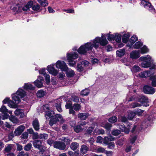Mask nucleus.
<instances>
[{
  "instance_id": "nucleus-39",
  "label": "nucleus",
  "mask_w": 156,
  "mask_h": 156,
  "mask_svg": "<svg viewBox=\"0 0 156 156\" xmlns=\"http://www.w3.org/2000/svg\"><path fill=\"white\" fill-rule=\"evenodd\" d=\"M9 119L14 123H16L19 122L18 119L14 116H11L9 117Z\"/></svg>"
},
{
  "instance_id": "nucleus-63",
  "label": "nucleus",
  "mask_w": 156,
  "mask_h": 156,
  "mask_svg": "<svg viewBox=\"0 0 156 156\" xmlns=\"http://www.w3.org/2000/svg\"><path fill=\"white\" fill-rule=\"evenodd\" d=\"M44 76L46 82L48 84L50 82V76L49 75L47 74H45Z\"/></svg>"
},
{
  "instance_id": "nucleus-8",
  "label": "nucleus",
  "mask_w": 156,
  "mask_h": 156,
  "mask_svg": "<svg viewBox=\"0 0 156 156\" xmlns=\"http://www.w3.org/2000/svg\"><path fill=\"white\" fill-rule=\"evenodd\" d=\"M56 67L62 71H66L68 69L66 63L63 61L58 60L56 63Z\"/></svg>"
},
{
  "instance_id": "nucleus-37",
  "label": "nucleus",
  "mask_w": 156,
  "mask_h": 156,
  "mask_svg": "<svg viewBox=\"0 0 156 156\" xmlns=\"http://www.w3.org/2000/svg\"><path fill=\"white\" fill-rule=\"evenodd\" d=\"M149 50L146 46H143L140 49V53L142 54H144L148 52Z\"/></svg>"
},
{
  "instance_id": "nucleus-25",
  "label": "nucleus",
  "mask_w": 156,
  "mask_h": 156,
  "mask_svg": "<svg viewBox=\"0 0 156 156\" xmlns=\"http://www.w3.org/2000/svg\"><path fill=\"white\" fill-rule=\"evenodd\" d=\"M117 55L119 57H121L123 56L125 53V49H120L116 51Z\"/></svg>"
},
{
  "instance_id": "nucleus-59",
  "label": "nucleus",
  "mask_w": 156,
  "mask_h": 156,
  "mask_svg": "<svg viewBox=\"0 0 156 156\" xmlns=\"http://www.w3.org/2000/svg\"><path fill=\"white\" fill-rule=\"evenodd\" d=\"M72 100L76 102H78L79 101V98L77 96L75 95L72 96Z\"/></svg>"
},
{
  "instance_id": "nucleus-19",
  "label": "nucleus",
  "mask_w": 156,
  "mask_h": 156,
  "mask_svg": "<svg viewBox=\"0 0 156 156\" xmlns=\"http://www.w3.org/2000/svg\"><path fill=\"white\" fill-rule=\"evenodd\" d=\"M43 80L42 77L39 76L37 80L34 82L35 85L38 88L41 87L43 86L42 81Z\"/></svg>"
},
{
  "instance_id": "nucleus-32",
  "label": "nucleus",
  "mask_w": 156,
  "mask_h": 156,
  "mask_svg": "<svg viewBox=\"0 0 156 156\" xmlns=\"http://www.w3.org/2000/svg\"><path fill=\"white\" fill-rule=\"evenodd\" d=\"M78 147V143L76 142L72 143L70 146V148L73 151L76 150Z\"/></svg>"
},
{
  "instance_id": "nucleus-3",
  "label": "nucleus",
  "mask_w": 156,
  "mask_h": 156,
  "mask_svg": "<svg viewBox=\"0 0 156 156\" xmlns=\"http://www.w3.org/2000/svg\"><path fill=\"white\" fill-rule=\"evenodd\" d=\"M78 57V55L76 52H72L70 53H67V59L68 61L69 65L73 67H75L76 62L73 60L76 59Z\"/></svg>"
},
{
  "instance_id": "nucleus-15",
  "label": "nucleus",
  "mask_w": 156,
  "mask_h": 156,
  "mask_svg": "<svg viewBox=\"0 0 156 156\" xmlns=\"http://www.w3.org/2000/svg\"><path fill=\"white\" fill-rule=\"evenodd\" d=\"M131 125L130 123L128 125L127 127H125L123 124L119 125V128L122 131L124 132L126 134H128L129 132L130 129V126Z\"/></svg>"
},
{
  "instance_id": "nucleus-56",
  "label": "nucleus",
  "mask_w": 156,
  "mask_h": 156,
  "mask_svg": "<svg viewBox=\"0 0 156 156\" xmlns=\"http://www.w3.org/2000/svg\"><path fill=\"white\" fill-rule=\"evenodd\" d=\"M124 142L123 139H121L116 142V144L117 145L121 146L123 144V142Z\"/></svg>"
},
{
  "instance_id": "nucleus-35",
  "label": "nucleus",
  "mask_w": 156,
  "mask_h": 156,
  "mask_svg": "<svg viewBox=\"0 0 156 156\" xmlns=\"http://www.w3.org/2000/svg\"><path fill=\"white\" fill-rule=\"evenodd\" d=\"M131 70L133 73H136L140 71V69L139 66L135 65L131 69Z\"/></svg>"
},
{
  "instance_id": "nucleus-31",
  "label": "nucleus",
  "mask_w": 156,
  "mask_h": 156,
  "mask_svg": "<svg viewBox=\"0 0 156 156\" xmlns=\"http://www.w3.org/2000/svg\"><path fill=\"white\" fill-rule=\"evenodd\" d=\"M37 2L42 6L45 7L47 6L48 4L47 0H37Z\"/></svg>"
},
{
  "instance_id": "nucleus-48",
  "label": "nucleus",
  "mask_w": 156,
  "mask_h": 156,
  "mask_svg": "<svg viewBox=\"0 0 156 156\" xmlns=\"http://www.w3.org/2000/svg\"><path fill=\"white\" fill-rule=\"evenodd\" d=\"M89 92V90L88 89H86L83 90L81 93V94L83 96L87 95Z\"/></svg>"
},
{
  "instance_id": "nucleus-54",
  "label": "nucleus",
  "mask_w": 156,
  "mask_h": 156,
  "mask_svg": "<svg viewBox=\"0 0 156 156\" xmlns=\"http://www.w3.org/2000/svg\"><path fill=\"white\" fill-rule=\"evenodd\" d=\"M12 144L8 145L5 148V151L6 152H9L12 149Z\"/></svg>"
},
{
  "instance_id": "nucleus-14",
  "label": "nucleus",
  "mask_w": 156,
  "mask_h": 156,
  "mask_svg": "<svg viewBox=\"0 0 156 156\" xmlns=\"http://www.w3.org/2000/svg\"><path fill=\"white\" fill-rule=\"evenodd\" d=\"M143 91L146 94H153L155 92L154 88L148 86H145L144 87Z\"/></svg>"
},
{
  "instance_id": "nucleus-9",
  "label": "nucleus",
  "mask_w": 156,
  "mask_h": 156,
  "mask_svg": "<svg viewBox=\"0 0 156 156\" xmlns=\"http://www.w3.org/2000/svg\"><path fill=\"white\" fill-rule=\"evenodd\" d=\"M33 4V2L30 1L29 2L27 3L24 6L20 5L19 6V10L21 11L22 10L24 11H26L31 7Z\"/></svg>"
},
{
  "instance_id": "nucleus-1",
  "label": "nucleus",
  "mask_w": 156,
  "mask_h": 156,
  "mask_svg": "<svg viewBox=\"0 0 156 156\" xmlns=\"http://www.w3.org/2000/svg\"><path fill=\"white\" fill-rule=\"evenodd\" d=\"M105 36L109 41L112 42L115 40V34H108L105 35L102 34L101 37H97L94 40L92 44L91 42H89L81 46L78 49V52L80 54H85L88 51H91L93 47L97 49L99 46V44L102 46H105L108 43Z\"/></svg>"
},
{
  "instance_id": "nucleus-6",
  "label": "nucleus",
  "mask_w": 156,
  "mask_h": 156,
  "mask_svg": "<svg viewBox=\"0 0 156 156\" xmlns=\"http://www.w3.org/2000/svg\"><path fill=\"white\" fill-rule=\"evenodd\" d=\"M87 122L83 121L79 123V125L74 127V131L76 133H79L86 129L87 128L84 127Z\"/></svg>"
},
{
  "instance_id": "nucleus-47",
  "label": "nucleus",
  "mask_w": 156,
  "mask_h": 156,
  "mask_svg": "<svg viewBox=\"0 0 156 156\" xmlns=\"http://www.w3.org/2000/svg\"><path fill=\"white\" fill-rule=\"evenodd\" d=\"M32 146L31 144V143H29L25 146L24 149L27 151H28L31 149Z\"/></svg>"
},
{
  "instance_id": "nucleus-43",
  "label": "nucleus",
  "mask_w": 156,
  "mask_h": 156,
  "mask_svg": "<svg viewBox=\"0 0 156 156\" xmlns=\"http://www.w3.org/2000/svg\"><path fill=\"white\" fill-rule=\"evenodd\" d=\"M48 135L45 133L41 134L39 135V139L42 140H45L48 138Z\"/></svg>"
},
{
  "instance_id": "nucleus-58",
  "label": "nucleus",
  "mask_w": 156,
  "mask_h": 156,
  "mask_svg": "<svg viewBox=\"0 0 156 156\" xmlns=\"http://www.w3.org/2000/svg\"><path fill=\"white\" fill-rule=\"evenodd\" d=\"M32 9L34 10L38 11L40 9V6L39 4H37L33 6Z\"/></svg>"
},
{
  "instance_id": "nucleus-18",
  "label": "nucleus",
  "mask_w": 156,
  "mask_h": 156,
  "mask_svg": "<svg viewBox=\"0 0 156 156\" xmlns=\"http://www.w3.org/2000/svg\"><path fill=\"white\" fill-rule=\"evenodd\" d=\"M114 140L115 137L112 136H106L103 138V143L107 145L108 144L109 142L114 141Z\"/></svg>"
},
{
  "instance_id": "nucleus-64",
  "label": "nucleus",
  "mask_w": 156,
  "mask_h": 156,
  "mask_svg": "<svg viewBox=\"0 0 156 156\" xmlns=\"http://www.w3.org/2000/svg\"><path fill=\"white\" fill-rule=\"evenodd\" d=\"M28 154L27 153H25L23 151H21L19 153L18 156H28Z\"/></svg>"
},
{
  "instance_id": "nucleus-21",
  "label": "nucleus",
  "mask_w": 156,
  "mask_h": 156,
  "mask_svg": "<svg viewBox=\"0 0 156 156\" xmlns=\"http://www.w3.org/2000/svg\"><path fill=\"white\" fill-rule=\"evenodd\" d=\"M32 125L34 129L36 131H38L40 129L39 123L37 119H35L32 122Z\"/></svg>"
},
{
  "instance_id": "nucleus-7",
  "label": "nucleus",
  "mask_w": 156,
  "mask_h": 156,
  "mask_svg": "<svg viewBox=\"0 0 156 156\" xmlns=\"http://www.w3.org/2000/svg\"><path fill=\"white\" fill-rule=\"evenodd\" d=\"M140 4L141 5L143 6L145 8L148 9L149 10L153 13H155V9L150 3L144 0H142Z\"/></svg>"
},
{
  "instance_id": "nucleus-50",
  "label": "nucleus",
  "mask_w": 156,
  "mask_h": 156,
  "mask_svg": "<svg viewBox=\"0 0 156 156\" xmlns=\"http://www.w3.org/2000/svg\"><path fill=\"white\" fill-rule=\"evenodd\" d=\"M118 120L122 122H126L127 121L126 117L123 116H118Z\"/></svg>"
},
{
  "instance_id": "nucleus-42",
  "label": "nucleus",
  "mask_w": 156,
  "mask_h": 156,
  "mask_svg": "<svg viewBox=\"0 0 156 156\" xmlns=\"http://www.w3.org/2000/svg\"><path fill=\"white\" fill-rule=\"evenodd\" d=\"M62 140L64 141L66 145L69 144L72 140L68 137H62Z\"/></svg>"
},
{
  "instance_id": "nucleus-16",
  "label": "nucleus",
  "mask_w": 156,
  "mask_h": 156,
  "mask_svg": "<svg viewBox=\"0 0 156 156\" xmlns=\"http://www.w3.org/2000/svg\"><path fill=\"white\" fill-rule=\"evenodd\" d=\"M33 145L34 147L39 149H42L43 146L41 140H36L33 141Z\"/></svg>"
},
{
  "instance_id": "nucleus-26",
  "label": "nucleus",
  "mask_w": 156,
  "mask_h": 156,
  "mask_svg": "<svg viewBox=\"0 0 156 156\" xmlns=\"http://www.w3.org/2000/svg\"><path fill=\"white\" fill-rule=\"evenodd\" d=\"M66 72V74L67 76L68 77H71L74 76L75 73L74 71L71 69L68 68L67 71H65Z\"/></svg>"
},
{
  "instance_id": "nucleus-2",
  "label": "nucleus",
  "mask_w": 156,
  "mask_h": 156,
  "mask_svg": "<svg viewBox=\"0 0 156 156\" xmlns=\"http://www.w3.org/2000/svg\"><path fill=\"white\" fill-rule=\"evenodd\" d=\"M26 95L25 92L22 89L19 88L16 94L12 95V101L16 104H18L20 101V98L24 97Z\"/></svg>"
},
{
  "instance_id": "nucleus-51",
  "label": "nucleus",
  "mask_w": 156,
  "mask_h": 156,
  "mask_svg": "<svg viewBox=\"0 0 156 156\" xmlns=\"http://www.w3.org/2000/svg\"><path fill=\"white\" fill-rule=\"evenodd\" d=\"M0 111L2 113H8V110L5 106L3 105L0 108Z\"/></svg>"
},
{
  "instance_id": "nucleus-33",
  "label": "nucleus",
  "mask_w": 156,
  "mask_h": 156,
  "mask_svg": "<svg viewBox=\"0 0 156 156\" xmlns=\"http://www.w3.org/2000/svg\"><path fill=\"white\" fill-rule=\"evenodd\" d=\"M130 37V35L129 33H127L123 35L122 40L123 43H126L128 41V40Z\"/></svg>"
},
{
  "instance_id": "nucleus-53",
  "label": "nucleus",
  "mask_w": 156,
  "mask_h": 156,
  "mask_svg": "<svg viewBox=\"0 0 156 156\" xmlns=\"http://www.w3.org/2000/svg\"><path fill=\"white\" fill-rule=\"evenodd\" d=\"M55 106L57 110L59 112H61L62 111V109L61 108V105L60 102L57 103L56 104Z\"/></svg>"
},
{
  "instance_id": "nucleus-5",
  "label": "nucleus",
  "mask_w": 156,
  "mask_h": 156,
  "mask_svg": "<svg viewBox=\"0 0 156 156\" xmlns=\"http://www.w3.org/2000/svg\"><path fill=\"white\" fill-rule=\"evenodd\" d=\"M138 101L141 103L140 104L137 102L133 103L131 105V107L134 108L136 107H140L143 105L144 103H147L149 102L147 98L144 96H140L138 99Z\"/></svg>"
},
{
  "instance_id": "nucleus-44",
  "label": "nucleus",
  "mask_w": 156,
  "mask_h": 156,
  "mask_svg": "<svg viewBox=\"0 0 156 156\" xmlns=\"http://www.w3.org/2000/svg\"><path fill=\"white\" fill-rule=\"evenodd\" d=\"M108 121L111 123H114L117 121V118L116 116H113L110 118L108 119Z\"/></svg>"
},
{
  "instance_id": "nucleus-61",
  "label": "nucleus",
  "mask_w": 156,
  "mask_h": 156,
  "mask_svg": "<svg viewBox=\"0 0 156 156\" xmlns=\"http://www.w3.org/2000/svg\"><path fill=\"white\" fill-rule=\"evenodd\" d=\"M105 149L102 147H99L97 149V152L103 153L105 152Z\"/></svg>"
},
{
  "instance_id": "nucleus-13",
  "label": "nucleus",
  "mask_w": 156,
  "mask_h": 156,
  "mask_svg": "<svg viewBox=\"0 0 156 156\" xmlns=\"http://www.w3.org/2000/svg\"><path fill=\"white\" fill-rule=\"evenodd\" d=\"M25 126L23 125L19 126L14 132V134L15 136H18L20 135L23 131L25 129Z\"/></svg>"
},
{
  "instance_id": "nucleus-24",
  "label": "nucleus",
  "mask_w": 156,
  "mask_h": 156,
  "mask_svg": "<svg viewBox=\"0 0 156 156\" xmlns=\"http://www.w3.org/2000/svg\"><path fill=\"white\" fill-rule=\"evenodd\" d=\"M150 73L149 71H144L139 73L138 76L140 77H146L149 76Z\"/></svg>"
},
{
  "instance_id": "nucleus-41",
  "label": "nucleus",
  "mask_w": 156,
  "mask_h": 156,
  "mask_svg": "<svg viewBox=\"0 0 156 156\" xmlns=\"http://www.w3.org/2000/svg\"><path fill=\"white\" fill-rule=\"evenodd\" d=\"M101 126L108 130H110L112 126V124L108 123H106L105 125H102Z\"/></svg>"
},
{
  "instance_id": "nucleus-17",
  "label": "nucleus",
  "mask_w": 156,
  "mask_h": 156,
  "mask_svg": "<svg viewBox=\"0 0 156 156\" xmlns=\"http://www.w3.org/2000/svg\"><path fill=\"white\" fill-rule=\"evenodd\" d=\"M130 58L132 59H136L140 57V51L134 50L132 51L130 54Z\"/></svg>"
},
{
  "instance_id": "nucleus-62",
  "label": "nucleus",
  "mask_w": 156,
  "mask_h": 156,
  "mask_svg": "<svg viewBox=\"0 0 156 156\" xmlns=\"http://www.w3.org/2000/svg\"><path fill=\"white\" fill-rule=\"evenodd\" d=\"M103 141V138L101 136H98L97 138L96 142L97 143H101Z\"/></svg>"
},
{
  "instance_id": "nucleus-27",
  "label": "nucleus",
  "mask_w": 156,
  "mask_h": 156,
  "mask_svg": "<svg viewBox=\"0 0 156 156\" xmlns=\"http://www.w3.org/2000/svg\"><path fill=\"white\" fill-rule=\"evenodd\" d=\"M23 88L26 90H33L34 87L31 84L25 83L23 87Z\"/></svg>"
},
{
  "instance_id": "nucleus-34",
  "label": "nucleus",
  "mask_w": 156,
  "mask_h": 156,
  "mask_svg": "<svg viewBox=\"0 0 156 156\" xmlns=\"http://www.w3.org/2000/svg\"><path fill=\"white\" fill-rule=\"evenodd\" d=\"M150 79L151 80L152 85L153 87L156 86V75H153L151 77Z\"/></svg>"
},
{
  "instance_id": "nucleus-23",
  "label": "nucleus",
  "mask_w": 156,
  "mask_h": 156,
  "mask_svg": "<svg viewBox=\"0 0 156 156\" xmlns=\"http://www.w3.org/2000/svg\"><path fill=\"white\" fill-rule=\"evenodd\" d=\"M15 115L16 116H19L20 118H23L24 116L23 111L22 109H17L14 112Z\"/></svg>"
},
{
  "instance_id": "nucleus-52",
  "label": "nucleus",
  "mask_w": 156,
  "mask_h": 156,
  "mask_svg": "<svg viewBox=\"0 0 156 156\" xmlns=\"http://www.w3.org/2000/svg\"><path fill=\"white\" fill-rule=\"evenodd\" d=\"M121 133V131L119 129H115L113 130L112 132V134L115 136H116L119 134Z\"/></svg>"
},
{
  "instance_id": "nucleus-57",
  "label": "nucleus",
  "mask_w": 156,
  "mask_h": 156,
  "mask_svg": "<svg viewBox=\"0 0 156 156\" xmlns=\"http://www.w3.org/2000/svg\"><path fill=\"white\" fill-rule=\"evenodd\" d=\"M28 136V134L27 132H24L21 135V138L26 139H27Z\"/></svg>"
},
{
  "instance_id": "nucleus-10",
  "label": "nucleus",
  "mask_w": 156,
  "mask_h": 156,
  "mask_svg": "<svg viewBox=\"0 0 156 156\" xmlns=\"http://www.w3.org/2000/svg\"><path fill=\"white\" fill-rule=\"evenodd\" d=\"M62 117L60 114H56L55 117L52 119L50 120L49 122V124L52 126L54 124H55L57 121H62Z\"/></svg>"
},
{
  "instance_id": "nucleus-40",
  "label": "nucleus",
  "mask_w": 156,
  "mask_h": 156,
  "mask_svg": "<svg viewBox=\"0 0 156 156\" xmlns=\"http://www.w3.org/2000/svg\"><path fill=\"white\" fill-rule=\"evenodd\" d=\"M73 109L76 111L79 110L81 108V105L78 104H75L73 106Z\"/></svg>"
},
{
  "instance_id": "nucleus-55",
  "label": "nucleus",
  "mask_w": 156,
  "mask_h": 156,
  "mask_svg": "<svg viewBox=\"0 0 156 156\" xmlns=\"http://www.w3.org/2000/svg\"><path fill=\"white\" fill-rule=\"evenodd\" d=\"M144 112V111L143 110L140 109H138L136 111L135 114L139 116H140Z\"/></svg>"
},
{
  "instance_id": "nucleus-20",
  "label": "nucleus",
  "mask_w": 156,
  "mask_h": 156,
  "mask_svg": "<svg viewBox=\"0 0 156 156\" xmlns=\"http://www.w3.org/2000/svg\"><path fill=\"white\" fill-rule=\"evenodd\" d=\"M137 40V37L135 35L133 36L130 40L129 41V42L128 44L126 45V47L131 48L132 45L135 43Z\"/></svg>"
},
{
  "instance_id": "nucleus-30",
  "label": "nucleus",
  "mask_w": 156,
  "mask_h": 156,
  "mask_svg": "<svg viewBox=\"0 0 156 156\" xmlns=\"http://www.w3.org/2000/svg\"><path fill=\"white\" fill-rule=\"evenodd\" d=\"M88 147L86 145H83L80 149V152L83 154H85L88 150Z\"/></svg>"
},
{
  "instance_id": "nucleus-49",
  "label": "nucleus",
  "mask_w": 156,
  "mask_h": 156,
  "mask_svg": "<svg viewBox=\"0 0 156 156\" xmlns=\"http://www.w3.org/2000/svg\"><path fill=\"white\" fill-rule=\"evenodd\" d=\"M143 45L142 43L140 42H137L133 46L134 48H139Z\"/></svg>"
},
{
  "instance_id": "nucleus-38",
  "label": "nucleus",
  "mask_w": 156,
  "mask_h": 156,
  "mask_svg": "<svg viewBox=\"0 0 156 156\" xmlns=\"http://www.w3.org/2000/svg\"><path fill=\"white\" fill-rule=\"evenodd\" d=\"M121 36L117 34H115V40L117 43H119L121 41Z\"/></svg>"
},
{
  "instance_id": "nucleus-29",
  "label": "nucleus",
  "mask_w": 156,
  "mask_h": 156,
  "mask_svg": "<svg viewBox=\"0 0 156 156\" xmlns=\"http://www.w3.org/2000/svg\"><path fill=\"white\" fill-rule=\"evenodd\" d=\"M46 92L42 90H38L37 93V96L39 98L42 97L46 95Z\"/></svg>"
},
{
  "instance_id": "nucleus-36",
  "label": "nucleus",
  "mask_w": 156,
  "mask_h": 156,
  "mask_svg": "<svg viewBox=\"0 0 156 156\" xmlns=\"http://www.w3.org/2000/svg\"><path fill=\"white\" fill-rule=\"evenodd\" d=\"M8 106L12 108H16L17 107V104L14 103V101L9 100L8 103Z\"/></svg>"
},
{
  "instance_id": "nucleus-22",
  "label": "nucleus",
  "mask_w": 156,
  "mask_h": 156,
  "mask_svg": "<svg viewBox=\"0 0 156 156\" xmlns=\"http://www.w3.org/2000/svg\"><path fill=\"white\" fill-rule=\"evenodd\" d=\"M89 116L88 114L86 113H80L78 115V117L80 120H85Z\"/></svg>"
},
{
  "instance_id": "nucleus-46",
  "label": "nucleus",
  "mask_w": 156,
  "mask_h": 156,
  "mask_svg": "<svg viewBox=\"0 0 156 156\" xmlns=\"http://www.w3.org/2000/svg\"><path fill=\"white\" fill-rule=\"evenodd\" d=\"M82 64L81 63V64H78L77 65L76 69L79 72H81L83 71V68L82 66Z\"/></svg>"
},
{
  "instance_id": "nucleus-60",
  "label": "nucleus",
  "mask_w": 156,
  "mask_h": 156,
  "mask_svg": "<svg viewBox=\"0 0 156 156\" xmlns=\"http://www.w3.org/2000/svg\"><path fill=\"white\" fill-rule=\"evenodd\" d=\"M108 148L111 149L114 148L115 146L114 143L113 142H111L108 143Z\"/></svg>"
},
{
  "instance_id": "nucleus-45",
  "label": "nucleus",
  "mask_w": 156,
  "mask_h": 156,
  "mask_svg": "<svg viewBox=\"0 0 156 156\" xmlns=\"http://www.w3.org/2000/svg\"><path fill=\"white\" fill-rule=\"evenodd\" d=\"M135 113L132 111L128 112V118L129 119L132 120L135 115Z\"/></svg>"
},
{
  "instance_id": "nucleus-11",
  "label": "nucleus",
  "mask_w": 156,
  "mask_h": 156,
  "mask_svg": "<svg viewBox=\"0 0 156 156\" xmlns=\"http://www.w3.org/2000/svg\"><path fill=\"white\" fill-rule=\"evenodd\" d=\"M55 64H52L47 66V69L48 72L52 75L55 76L58 73V71L54 67Z\"/></svg>"
},
{
  "instance_id": "nucleus-12",
  "label": "nucleus",
  "mask_w": 156,
  "mask_h": 156,
  "mask_svg": "<svg viewBox=\"0 0 156 156\" xmlns=\"http://www.w3.org/2000/svg\"><path fill=\"white\" fill-rule=\"evenodd\" d=\"M54 147L55 148L63 150L65 148L66 146L64 143L60 141H56L54 142Z\"/></svg>"
},
{
  "instance_id": "nucleus-4",
  "label": "nucleus",
  "mask_w": 156,
  "mask_h": 156,
  "mask_svg": "<svg viewBox=\"0 0 156 156\" xmlns=\"http://www.w3.org/2000/svg\"><path fill=\"white\" fill-rule=\"evenodd\" d=\"M140 60L143 61L141 63V66L145 68L150 66L152 62L151 57L148 55L146 56L141 57L140 58Z\"/></svg>"
},
{
  "instance_id": "nucleus-28",
  "label": "nucleus",
  "mask_w": 156,
  "mask_h": 156,
  "mask_svg": "<svg viewBox=\"0 0 156 156\" xmlns=\"http://www.w3.org/2000/svg\"><path fill=\"white\" fill-rule=\"evenodd\" d=\"M54 115V112L53 111H48L45 112V116L46 119H49Z\"/></svg>"
}]
</instances>
